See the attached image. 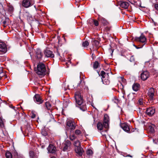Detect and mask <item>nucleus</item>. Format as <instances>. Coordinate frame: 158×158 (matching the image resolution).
<instances>
[{
  "mask_svg": "<svg viewBox=\"0 0 158 158\" xmlns=\"http://www.w3.org/2000/svg\"><path fill=\"white\" fill-rule=\"evenodd\" d=\"M75 97L76 103L79 105L81 106L82 105L83 106V109H81V106L80 107V109L83 111L85 110V103L83 102V98L81 96V95L80 93L79 92H76L75 94Z\"/></svg>",
  "mask_w": 158,
  "mask_h": 158,
  "instance_id": "1",
  "label": "nucleus"
},
{
  "mask_svg": "<svg viewBox=\"0 0 158 158\" xmlns=\"http://www.w3.org/2000/svg\"><path fill=\"white\" fill-rule=\"evenodd\" d=\"M36 73L39 75H44L46 71L45 65L42 63H39L37 65V68L34 69Z\"/></svg>",
  "mask_w": 158,
  "mask_h": 158,
  "instance_id": "2",
  "label": "nucleus"
},
{
  "mask_svg": "<svg viewBox=\"0 0 158 158\" xmlns=\"http://www.w3.org/2000/svg\"><path fill=\"white\" fill-rule=\"evenodd\" d=\"M146 38L144 35H142L139 37H136L135 38V40L137 42H139L142 44L144 43L143 44L140 45V47H138L137 46H135V44L133 45L137 48L139 49L142 48L143 46L145 44V43L146 41Z\"/></svg>",
  "mask_w": 158,
  "mask_h": 158,
  "instance_id": "3",
  "label": "nucleus"
},
{
  "mask_svg": "<svg viewBox=\"0 0 158 158\" xmlns=\"http://www.w3.org/2000/svg\"><path fill=\"white\" fill-rule=\"evenodd\" d=\"M71 143L68 140L65 141L62 143L63 151L64 152L69 151L71 148Z\"/></svg>",
  "mask_w": 158,
  "mask_h": 158,
  "instance_id": "4",
  "label": "nucleus"
},
{
  "mask_svg": "<svg viewBox=\"0 0 158 158\" xmlns=\"http://www.w3.org/2000/svg\"><path fill=\"white\" fill-rule=\"evenodd\" d=\"M34 2L32 0H23L22 5L25 8H27L32 5Z\"/></svg>",
  "mask_w": 158,
  "mask_h": 158,
  "instance_id": "5",
  "label": "nucleus"
},
{
  "mask_svg": "<svg viewBox=\"0 0 158 158\" xmlns=\"http://www.w3.org/2000/svg\"><path fill=\"white\" fill-rule=\"evenodd\" d=\"M44 53L45 56L47 57L53 58L54 57V56L52 52L48 49H45Z\"/></svg>",
  "mask_w": 158,
  "mask_h": 158,
  "instance_id": "6",
  "label": "nucleus"
},
{
  "mask_svg": "<svg viewBox=\"0 0 158 158\" xmlns=\"http://www.w3.org/2000/svg\"><path fill=\"white\" fill-rule=\"evenodd\" d=\"M75 151L78 156H81L84 152L83 149L81 147L75 148Z\"/></svg>",
  "mask_w": 158,
  "mask_h": 158,
  "instance_id": "7",
  "label": "nucleus"
},
{
  "mask_svg": "<svg viewBox=\"0 0 158 158\" xmlns=\"http://www.w3.org/2000/svg\"><path fill=\"white\" fill-rule=\"evenodd\" d=\"M7 50L6 44L2 42H0V52L5 53Z\"/></svg>",
  "mask_w": 158,
  "mask_h": 158,
  "instance_id": "8",
  "label": "nucleus"
},
{
  "mask_svg": "<svg viewBox=\"0 0 158 158\" xmlns=\"http://www.w3.org/2000/svg\"><path fill=\"white\" fill-rule=\"evenodd\" d=\"M149 76V73L147 71H143L141 74V78L143 81H145L148 78Z\"/></svg>",
  "mask_w": 158,
  "mask_h": 158,
  "instance_id": "9",
  "label": "nucleus"
},
{
  "mask_svg": "<svg viewBox=\"0 0 158 158\" xmlns=\"http://www.w3.org/2000/svg\"><path fill=\"white\" fill-rule=\"evenodd\" d=\"M67 125L69 127V128L71 130L74 129L75 128V124L74 122L72 121H68L67 122Z\"/></svg>",
  "mask_w": 158,
  "mask_h": 158,
  "instance_id": "10",
  "label": "nucleus"
},
{
  "mask_svg": "<svg viewBox=\"0 0 158 158\" xmlns=\"http://www.w3.org/2000/svg\"><path fill=\"white\" fill-rule=\"evenodd\" d=\"M155 112V109L154 108L150 107L147 109L146 111V113L148 115L152 116Z\"/></svg>",
  "mask_w": 158,
  "mask_h": 158,
  "instance_id": "11",
  "label": "nucleus"
},
{
  "mask_svg": "<svg viewBox=\"0 0 158 158\" xmlns=\"http://www.w3.org/2000/svg\"><path fill=\"white\" fill-rule=\"evenodd\" d=\"M48 150L49 153H54L56 152V148L53 145L50 144L48 148Z\"/></svg>",
  "mask_w": 158,
  "mask_h": 158,
  "instance_id": "12",
  "label": "nucleus"
},
{
  "mask_svg": "<svg viewBox=\"0 0 158 158\" xmlns=\"http://www.w3.org/2000/svg\"><path fill=\"white\" fill-rule=\"evenodd\" d=\"M120 6L123 8H127L129 6V3L126 2L120 1L118 2Z\"/></svg>",
  "mask_w": 158,
  "mask_h": 158,
  "instance_id": "13",
  "label": "nucleus"
},
{
  "mask_svg": "<svg viewBox=\"0 0 158 158\" xmlns=\"http://www.w3.org/2000/svg\"><path fill=\"white\" fill-rule=\"evenodd\" d=\"M122 128L125 131L128 132L130 131V128L127 123H122L121 125Z\"/></svg>",
  "mask_w": 158,
  "mask_h": 158,
  "instance_id": "14",
  "label": "nucleus"
},
{
  "mask_svg": "<svg viewBox=\"0 0 158 158\" xmlns=\"http://www.w3.org/2000/svg\"><path fill=\"white\" fill-rule=\"evenodd\" d=\"M109 120L107 115H105L104 121L103 123V126L105 128H107L109 126Z\"/></svg>",
  "mask_w": 158,
  "mask_h": 158,
  "instance_id": "15",
  "label": "nucleus"
},
{
  "mask_svg": "<svg viewBox=\"0 0 158 158\" xmlns=\"http://www.w3.org/2000/svg\"><path fill=\"white\" fill-rule=\"evenodd\" d=\"M154 92L155 91L153 88H150L149 90L148 93V95L151 99H153Z\"/></svg>",
  "mask_w": 158,
  "mask_h": 158,
  "instance_id": "16",
  "label": "nucleus"
},
{
  "mask_svg": "<svg viewBox=\"0 0 158 158\" xmlns=\"http://www.w3.org/2000/svg\"><path fill=\"white\" fill-rule=\"evenodd\" d=\"M34 99L35 102H36L39 104H41L43 102V101L41 99L40 96L38 94L35 95Z\"/></svg>",
  "mask_w": 158,
  "mask_h": 158,
  "instance_id": "17",
  "label": "nucleus"
},
{
  "mask_svg": "<svg viewBox=\"0 0 158 158\" xmlns=\"http://www.w3.org/2000/svg\"><path fill=\"white\" fill-rule=\"evenodd\" d=\"M36 57L38 59H40L42 57V54L40 49H37L36 51Z\"/></svg>",
  "mask_w": 158,
  "mask_h": 158,
  "instance_id": "18",
  "label": "nucleus"
},
{
  "mask_svg": "<svg viewBox=\"0 0 158 158\" xmlns=\"http://www.w3.org/2000/svg\"><path fill=\"white\" fill-rule=\"evenodd\" d=\"M139 87L140 85L137 83L134 84L132 86V89L135 91H137L139 90Z\"/></svg>",
  "mask_w": 158,
  "mask_h": 158,
  "instance_id": "19",
  "label": "nucleus"
},
{
  "mask_svg": "<svg viewBox=\"0 0 158 158\" xmlns=\"http://www.w3.org/2000/svg\"><path fill=\"white\" fill-rule=\"evenodd\" d=\"M99 19H100V21L102 24H103V25H106L108 24V23L105 18L101 17H99Z\"/></svg>",
  "mask_w": 158,
  "mask_h": 158,
  "instance_id": "20",
  "label": "nucleus"
},
{
  "mask_svg": "<svg viewBox=\"0 0 158 158\" xmlns=\"http://www.w3.org/2000/svg\"><path fill=\"white\" fill-rule=\"evenodd\" d=\"M74 145L75 146V148L81 147V143L78 140H77L74 142Z\"/></svg>",
  "mask_w": 158,
  "mask_h": 158,
  "instance_id": "21",
  "label": "nucleus"
},
{
  "mask_svg": "<svg viewBox=\"0 0 158 158\" xmlns=\"http://www.w3.org/2000/svg\"><path fill=\"white\" fill-rule=\"evenodd\" d=\"M97 127V128L98 130H101L103 128V125L101 123L99 122L98 123Z\"/></svg>",
  "mask_w": 158,
  "mask_h": 158,
  "instance_id": "22",
  "label": "nucleus"
},
{
  "mask_svg": "<svg viewBox=\"0 0 158 158\" xmlns=\"http://www.w3.org/2000/svg\"><path fill=\"white\" fill-rule=\"evenodd\" d=\"M6 158H12V156L10 152L7 151L6 153Z\"/></svg>",
  "mask_w": 158,
  "mask_h": 158,
  "instance_id": "23",
  "label": "nucleus"
},
{
  "mask_svg": "<svg viewBox=\"0 0 158 158\" xmlns=\"http://www.w3.org/2000/svg\"><path fill=\"white\" fill-rule=\"evenodd\" d=\"M29 155L31 158H34L35 156V154L33 151H30L29 152Z\"/></svg>",
  "mask_w": 158,
  "mask_h": 158,
  "instance_id": "24",
  "label": "nucleus"
},
{
  "mask_svg": "<svg viewBox=\"0 0 158 158\" xmlns=\"http://www.w3.org/2000/svg\"><path fill=\"white\" fill-rule=\"evenodd\" d=\"M45 106L48 110H50L51 109V105L49 102H46L45 103Z\"/></svg>",
  "mask_w": 158,
  "mask_h": 158,
  "instance_id": "25",
  "label": "nucleus"
},
{
  "mask_svg": "<svg viewBox=\"0 0 158 158\" xmlns=\"http://www.w3.org/2000/svg\"><path fill=\"white\" fill-rule=\"evenodd\" d=\"M9 21V18H6L5 20L2 22L3 24V26L4 27H5L6 26L7 24V22Z\"/></svg>",
  "mask_w": 158,
  "mask_h": 158,
  "instance_id": "26",
  "label": "nucleus"
},
{
  "mask_svg": "<svg viewBox=\"0 0 158 158\" xmlns=\"http://www.w3.org/2000/svg\"><path fill=\"white\" fill-rule=\"evenodd\" d=\"M155 127V125H153L152 126H149V129L150 132L153 133L154 132V127Z\"/></svg>",
  "mask_w": 158,
  "mask_h": 158,
  "instance_id": "27",
  "label": "nucleus"
},
{
  "mask_svg": "<svg viewBox=\"0 0 158 158\" xmlns=\"http://www.w3.org/2000/svg\"><path fill=\"white\" fill-rule=\"evenodd\" d=\"M102 81L103 82V83L105 85H108L110 83L108 79H104V78H102Z\"/></svg>",
  "mask_w": 158,
  "mask_h": 158,
  "instance_id": "28",
  "label": "nucleus"
},
{
  "mask_svg": "<svg viewBox=\"0 0 158 158\" xmlns=\"http://www.w3.org/2000/svg\"><path fill=\"white\" fill-rule=\"evenodd\" d=\"M99 65V63L97 61H96L93 64V67L94 69H96L98 68Z\"/></svg>",
  "mask_w": 158,
  "mask_h": 158,
  "instance_id": "29",
  "label": "nucleus"
},
{
  "mask_svg": "<svg viewBox=\"0 0 158 158\" xmlns=\"http://www.w3.org/2000/svg\"><path fill=\"white\" fill-rule=\"evenodd\" d=\"M4 124L3 121L2 120V118L0 117V127L1 128L4 127Z\"/></svg>",
  "mask_w": 158,
  "mask_h": 158,
  "instance_id": "30",
  "label": "nucleus"
},
{
  "mask_svg": "<svg viewBox=\"0 0 158 158\" xmlns=\"http://www.w3.org/2000/svg\"><path fill=\"white\" fill-rule=\"evenodd\" d=\"M70 139L71 140L73 141L76 139V137L74 134H71L69 136Z\"/></svg>",
  "mask_w": 158,
  "mask_h": 158,
  "instance_id": "31",
  "label": "nucleus"
},
{
  "mask_svg": "<svg viewBox=\"0 0 158 158\" xmlns=\"http://www.w3.org/2000/svg\"><path fill=\"white\" fill-rule=\"evenodd\" d=\"M7 9L9 11H12L14 10L13 6L11 5H9L8 6Z\"/></svg>",
  "mask_w": 158,
  "mask_h": 158,
  "instance_id": "32",
  "label": "nucleus"
},
{
  "mask_svg": "<svg viewBox=\"0 0 158 158\" xmlns=\"http://www.w3.org/2000/svg\"><path fill=\"white\" fill-rule=\"evenodd\" d=\"M89 42L87 41L83 42L82 44V45L84 47H86L89 45Z\"/></svg>",
  "mask_w": 158,
  "mask_h": 158,
  "instance_id": "33",
  "label": "nucleus"
},
{
  "mask_svg": "<svg viewBox=\"0 0 158 158\" xmlns=\"http://www.w3.org/2000/svg\"><path fill=\"white\" fill-rule=\"evenodd\" d=\"M93 153V151L91 149H88L87 150V155H91Z\"/></svg>",
  "mask_w": 158,
  "mask_h": 158,
  "instance_id": "34",
  "label": "nucleus"
},
{
  "mask_svg": "<svg viewBox=\"0 0 158 158\" xmlns=\"http://www.w3.org/2000/svg\"><path fill=\"white\" fill-rule=\"evenodd\" d=\"M101 76L102 77V78H104L106 76V73L103 71H102L100 73Z\"/></svg>",
  "mask_w": 158,
  "mask_h": 158,
  "instance_id": "35",
  "label": "nucleus"
},
{
  "mask_svg": "<svg viewBox=\"0 0 158 158\" xmlns=\"http://www.w3.org/2000/svg\"><path fill=\"white\" fill-rule=\"evenodd\" d=\"M99 42L97 40H94L93 42V45H95L96 47L98 46Z\"/></svg>",
  "mask_w": 158,
  "mask_h": 158,
  "instance_id": "36",
  "label": "nucleus"
},
{
  "mask_svg": "<svg viewBox=\"0 0 158 158\" xmlns=\"http://www.w3.org/2000/svg\"><path fill=\"white\" fill-rule=\"evenodd\" d=\"M41 133L42 135L44 136H46L48 134L47 132L44 130H42Z\"/></svg>",
  "mask_w": 158,
  "mask_h": 158,
  "instance_id": "37",
  "label": "nucleus"
},
{
  "mask_svg": "<svg viewBox=\"0 0 158 158\" xmlns=\"http://www.w3.org/2000/svg\"><path fill=\"white\" fill-rule=\"evenodd\" d=\"M81 131L78 130H76L75 131V133L77 135H79L81 134Z\"/></svg>",
  "mask_w": 158,
  "mask_h": 158,
  "instance_id": "38",
  "label": "nucleus"
},
{
  "mask_svg": "<svg viewBox=\"0 0 158 158\" xmlns=\"http://www.w3.org/2000/svg\"><path fill=\"white\" fill-rule=\"evenodd\" d=\"M138 103L140 105H143V99L142 98L139 99L138 101Z\"/></svg>",
  "mask_w": 158,
  "mask_h": 158,
  "instance_id": "39",
  "label": "nucleus"
},
{
  "mask_svg": "<svg viewBox=\"0 0 158 158\" xmlns=\"http://www.w3.org/2000/svg\"><path fill=\"white\" fill-rule=\"evenodd\" d=\"M94 23L96 26H98V21L96 20H94Z\"/></svg>",
  "mask_w": 158,
  "mask_h": 158,
  "instance_id": "40",
  "label": "nucleus"
},
{
  "mask_svg": "<svg viewBox=\"0 0 158 158\" xmlns=\"http://www.w3.org/2000/svg\"><path fill=\"white\" fill-rule=\"evenodd\" d=\"M135 61V58L133 56H132L130 59V61L131 62H134Z\"/></svg>",
  "mask_w": 158,
  "mask_h": 158,
  "instance_id": "41",
  "label": "nucleus"
},
{
  "mask_svg": "<svg viewBox=\"0 0 158 158\" xmlns=\"http://www.w3.org/2000/svg\"><path fill=\"white\" fill-rule=\"evenodd\" d=\"M154 7L158 11V3L155 4L154 5Z\"/></svg>",
  "mask_w": 158,
  "mask_h": 158,
  "instance_id": "42",
  "label": "nucleus"
},
{
  "mask_svg": "<svg viewBox=\"0 0 158 158\" xmlns=\"http://www.w3.org/2000/svg\"><path fill=\"white\" fill-rule=\"evenodd\" d=\"M15 158H23V157L22 156H19L18 154L17 153H16V155H15Z\"/></svg>",
  "mask_w": 158,
  "mask_h": 158,
  "instance_id": "43",
  "label": "nucleus"
},
{
  "mask_svg": "<svg viewBox=\"0 0 158 158\" xmlns=\"http://www.w3.org/2000/svg\"><path fill=\"white\" fill-rule=\"evenodd\" d=\"M35 117V115L34 114H33L31 116V118H34Z\"/></svg>",
  "mask_w": 158,
  "mask_h": 158,
  "instance_id": "44",
  "label": "nucleus"
},
{
  "mask_svg": "<svg viewBox=\"0 0 158 158\" xmlns=\"http://www.w3.org/2000/svg\"><path fill=\"white\" fill-rule=\"evenodd\" d=\"M109 51H111L112 52V53H111V54L113 52V50L111 49H109Z\"/></svg>",
  "mask_w": 158,
  "mask_h": 158,
  "instance_id": "45",
  "label": "nucleus"
},
{
  "mask_svg": "<svg viewBox=\"0 0 158 158\" xmlns=\"http://www.w3.org/2000/svg\"><path fill=\"white\" fill-rule=\"evenodd\" d=\"M10 108H13V109H14L15 108V107L14 106H12V105H11L10 106Z\"/></svg>",
  "mask_w": 158,
  "mask_h": 158,
  "instance_id": "46",
  "label": "nucleus"
},
{
  "mask_svg": "<svg viewBox=\"0 0 158 158\" xmlns=\"http://www.w3.org/2000/svg\"><path fill=\"white\" fill-rule=\"evenodd\" d=\"M118 101V100L117 99H114V102H116L117 101Z\"/></svg>",
  "mask_w": 158,
  "mask_h": 158,
  "instance_id": "47",
  "label": "nucleus"
},
{
  "mask_svg": "<svg viewBox=\"0 0 158 158\" xmlns=\"http://www.w3.org/2000/svg\"><path fill=\"white\" fill-rule=\"evenodd\" d=\"M127 156H129V157H132V156L130 155H128Z\"/></svg>",
  "mask_w": 158,
  "mask_h": 158,
  "instance_id": "48",
  "label": "nucleus"
},
{
  "mask_svg": "<svg viewBox=\"0 0 158 158\" xmlns=\"http://www.w3.org/2000/svg\"><path fill=\"white\" fill-rule=\"evenodd\" d=\"M51 158H56L55 156H52L51 157Z\"/></svg>",
  "mask_w": 158,
  "mask_h": 158,
  "instance_id": "49",
  "label": "nucleus"
},
{
  "mask_svg": "<svg viewBox=\"0 0 158 158\" xmlns=\"http://www.w3.org/2000/svg\"><path fill=\"white\" fill-rule=\"evenodd\" d=\"M52 120L53 121H55V119H54V118H52Z\"/></svg>",
  "mask_w": 158,
  "mask_h": 158,
  "instance_id": "50",
  "label": "nucleus"
},
{
  "mask_svg": "<svg viewBox=\"0 0 158 158\" xmlns=\"http://www.w3.org/2000/svg\"><path fill=\"white\" fill-rule=\"evenodd\" d=\"M81 80H80V81L79 82V84L81 83Z\"/></svg>",
  "mask_w": 158,
  "mask_h": 158,
  "instance_id": "51",
  "label": "nucleus"
}]
</instances>
